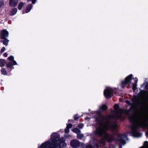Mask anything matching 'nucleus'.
Returning <instances> with one entry per match:
<instances>
[{"label": "nucleus", "instance_id": "1", "mask_svg": "<svg viewBox=\"0 0 148 148\" xmlns=\"http://www.w3.org/2000/svg\"><path fill=\"white\" fill-rule=\"evenodd\" d=\"M116 110L115 113L113 115H108L106 116H101V112L98 110L94 112L93 116L95 121L98 125V127L96 128L95 131L96 134L103 136V138L111 141L114 139V136L112 134L107 132V131L110 129L114 135L118 136V140L123 144L126 143V140H128L126 134L120 135L117 131L118 125L117 120L122 117V114L125 113L129 115L133 108L131 107L129 110L119 109V106L117 104H115L114 106Z\"/></svg>", "mask_w": 148, "mask_h": 148}, {"label": "nucleus", "instance_id": "2", "mask_svg": "<svg viewBox=\"0 0 148 148\" xmlns=\"http://www.w3.org/2000/svg\"><path fill=\"white\" fill-rule=\"evenodd\" d=\"M129 120L132 124L131 126V132L130 134L135 137L141 136L142 134L138 132V129L140 127L145 129L148 127V116L147 120H145L141 114L136 116L132 115L129 116Z\"/></svg>", "mask_w": 148, "mask_h": 148}, {"label": "nucleus", "instance_id": "3", "mask_svg": "<svg viewBox=\"0 0 148 148\" xmlns=\"http://www.w3.org/2000/svg\"><path fill=\"white\" fill-rule=\"evenodd\" d=\"M59 136L53 133L51 135V139L42 144L40 148H62L66 146L64 141L60 142Z\"/></svg>", "mask_w": 148, "mask_h": 148}, {"label": "nucleus", "instance_id": "4", "mask_svg": "<svg viewBox=\"0 0 148 148\" xmlns=\"http://www.w3.org/2000/svg\"><path fill=\"white\" fill-rule=\"evenodd\" d=\"M0 35V38L1 39L0 42L5 45H8L9 41L7 39L9 35L8 32L5 29L1 31Z\"/></svg>", "mask_w": 148, "mask_h": 148}, {"label": "nucleus", "instance_id": "5", "mask_svg": "<svg viewBox=\"0 0 148 148\" xmlns=\"http://www.w3.org/2000/svg\"><path fill=\"white\" fill-rule=\"evenodd\" d=\"M98 126H99L97 124V125L96 127V128L97 127H98ZM96 129H95V130L94 132V134L95 135H97V136H100L101 138V141H99V140H98L97 139H96L95 138L93 137V140L95 141H97V142H98L99 143L98 144H96V146H95V147H93L90 145H87L86 146V148H99V143H103L105 141H106V140L108 142H110L111 141H112L114 140L115 139V138H114V139L113 140H111V141L110 140V141H109V140H107L104 139V138H103V136H100L99 135H98L97 134H96L95 133V131H96Z\"/></svg>", "mask_w": 148, "mask_h": 148}, {"label": "nucleus", "instance_id": "6", "mask_svg": "<svg viewBox=\"0 0 148 148\" xmlns=\"http://www.w3.org/2000/svg\"><path fill=\"white\" fill-rule=\"evenodd\" d=\"M117 90L116 88L113 89L110 87H108L104 90V95L106 98H110L113 96L114 93L116 92Z\"/></svg>", "mask_w": 148, "mask_h": 148}, {"label": "nucleus", "instance_id": "7", "mask_svg": "<svg viewBox=\"0 0 148 148\" xmlns=\"http://www.w3.org/2000/svg\"><path fill=\"white\" fill-rule=\"evenodd\" d=\"M133 75L130 74L127 77L124 81H122L121 82V86L122 88H124L126 85L130 84L131 80L132 79Z\"/></svg>", "mask_w": 148, "mask_h": 148}, {"label": "nucleus", "instance_id": "8", "mask_svg": "<svg viewBox=\"0 0 148 148\" xmlns=\"http://www.w3.org/2000/svg\"><path fill=\"white\" fill-rule=\"evenodd\" d=\"M81 143L76 139L71 140L70 143L71 146L73 148H77L80 146Z\"/></svg>", "mask_w": 148, "mask_h": 148}, {"label": "nucleus", "instance_id": "9", "mask_svg": "<svg viewBox=\"0 0 148 148\" xmlns=\"http://www.w3.org/2000/svg\"><path fill=\"white\" fill-rule=\"evenodd\" d=\"M14 57L12 56H10V69H14L13 65H18L16 62L14 60Z\"/></svg>", "mask_w": 148, "mask_h": 148}, {"label": "nucleus", "instance_id": "10", "mask_svg": "<svg viewBox=\"0 0 148 148\" xmlns=\"http://www.w3.org/2000/svg\"><path fill=\"white\" fill-rule=\"evenodd\" d=\"M32 6L33 5L32 4H28L25 10L23 11L22 14L27 13L29 12L32 9Z\"/></svg>", "mask_w": 148, "mask_h": 148}, {"label": "nucleus", "instance_id": "11", "mask_svg": "<svg viewBox=\"0 0 148 148\" xmlns=\"http://www.w3.org/2000/svg\"><path fill=\"white\" fill-rule=\"evenodd\" d=\"M18 0H10V5L15 7L17 5Z\"/></svg>", "mask_w": 148, "mask_h": 148}, {"label": "nucleus", "instance_id": "12", "mask_svg": "<svg viewBox=\"0 0 148 148\" xmlns=\"http://www.w3.org/2000/svg\"><path fill=\"white\" fill-rule=\"evenodd\" d=\"M17 12V8H13L10 11V16H13Z\"/></svg>", "mask_w": 148, "mask_h": 148}, {"label": "nucleus", "instance_id": "13", "mask_svg": "<svg viewBox=\"0 0 148 148\" xmlns=\"http://www.w3.org/2000/svg\"><path fill=\"white\" fill-rule=\"evenodd\" d=\"M6 63L5 60L3 59H0V66L2 67L4 66Z\"/></svg>", "mask_w": 148, "mask_h": 148}, {"label": "nucleus", "instance_id": "14", "mask_svg": "<svg viewBox=\"0 0 148 148\" xmlns=\"http://www.w3.org/2000/svg\"><path fill=\"white\" fill-rule=\"evenodd\" d=\"M72 131L74 132L77 133V134L81 132V130L77 128H75L72 129Z\"/></svg>", "mask_w": 148, "mask_h": 148}, {"label": "nucleus", "instance_id": "15", "mask_svg": "<svg viewBox=\"0 0 148 148\" xmlns=\"http://www.w3.org/2000/svg\"><path fill=\"white\" fill-rule=\"evenodd\" d=\"M24 3L23 2H20L19 3L18 5V9L19 10H21L23 6Z\"/></svg>", "mask_w": 148, "mask_h": 148}, {"label": "nucleus", "instance_id": "16", "mask_svg": "<svg viewBox=\"0 0 148 148\" xmlns=\"http://www.w3.org/2000/svg\"><path fill=\"white\" fill-rule=\"evenodd\" d=\"M117 141H118L119 142V143L120 144L119 145V148H122V146L121 145V144H122L123 145H124V144H123V143H120L119 141L118 140V138H117ZM109 148H115V147L114 145H110L109 146Z\"/></svg>", "mask_w": 148, "mask_h": 148}, {"label": "nucleus", "instance_id": "17", "mask_svg": "<svg viewBox=\"0 0 148 148\" xmlns=\"http://www.w3.org/2000/svg\"><path fill=\"white\" fill-rule=\"evenodd\" d=\"M84 136V135L83 134L79 133L77 134V137L78 139L81 140Z\"/></svg>", "mask_w": 148, "mask_h": 148}, {"label": "nucleus", "instance_id": "18", "mask_svg": "<svg viewBox=\"0 0 148 148\" xmlns=\"http://www.w3.org/2000/svg\"><path fill=\"white\" fill-rule=\"evenodd\" d=\"M100 109H101L102 110H106L107 108V107L106 106L104 105L102 106H99V107Z\"/></svg>", "mask_w": 148, "mask_h": 148}, {"label": "nucleus", "instance_id": "19", "mask_svg": "<svg viewBox=\"0 0 148 148\" xmlns=\"http://www.w3.org/2000/svg\"><path fill=\"white\" fill-rule=\"evenodd\" d=\"M1 72L2 74L3 75H5L6 74V71L4 68H2L1 70Z\"/></svg>", "mask_w": 148, "mask_h": 148}, {"label": "nucleus", "instance_id": "20", "mask_svg": "<svg viewBox=\"0 0 148 148\" xmlns=\"http://www.w3.org/2000/svg\"><path fill=\"white\" fill-rule=\"evenodd\" d=\"M132 84L133 85L132 89L134 91H135L136 88V83H132Z\"/></svg>", "mask_w": 148, "mask_h": 148}, {"label": "nucleus", "instance_id": "21", "mask_svg": "<svg viewBox=\"0 0 148 148\" xmlns=\"http://www.w3.org/2000/svg\"><path fill=\"white\" fill-rule=\"evenodd\" d=\"M84 125L83 124L81 123L78 125V127L80 129H82L84 127Z\"/></svg>", "mask_w": 148, "mask_h": 148}, {"label": "nucleus", "instance_id": "22", "mask_svg": "<svg viewBox=\"0 0 148 148\" xmlns=\"http://www.w3.org/2000/svg\"><path fill=\"white\" fill-rule=\"evenodd\" d=\"M3 5V1L2 0H0V8L2 7Z\"/></svg>", "mask_w": 148, "mask_h": 148}, {"label": "nucleus", "instance_id": "23", "mask_svg": "<svg viewBox=\"0 0 148 148\" xmlns=\"http://www.w3.org/2000/svg\"><path fill=\"white\" fill-rule=\"evenodd\" d=\"M36 0H27V2L28 3L29 1H32V3L33 4H34L36 3Z\"/></svg>", "mask_w": 148, "mask_h": 148}, {"label": "nucleus", "instance_id": "24", "mask_svg": "<svg viewBox=\"0 0 148 148\" xmlns=\"http://www.w3.org/2000/svg\"><path fill=\"white\" fill-rule=\"evenodd\" d=\"M72 125L71 124H69L66 126V127L69 128V129L71 128L72 127Z\"/></svg>", "mask_w": 148, "mask_h": 148}, {"label": "nucleus", "instance_id": "25", "mask_svg": "<svg viewBox=\"0 0 148 148\" xmlns=\"http://www.w3.org/2000/svg\"><path fill=\"white\" fill-rule=\"evenodd\" d=\"M69 132V128H66L65 129V132L66 133H68Z\"/></svg>", "mask_w": 148, "mask_h": 148}, {"label": "nucleus", "instance_id": "26", "mask_svg": "<svg viewBox=\"0 0 148 148\" xmlns=\"http://www.w3.org/2000/svg\"><path fill=\"white\" fill-rule=\"evenodd\" d=\"M73 118L75 120H76L79 118L78 115L76 114L74 116Z\"/></svg>", "mask_w": 148, "mask_h": 148}, {"label": "nucleus", "instance_id": "27", "mask_svg": "<svg viewBox=\"0 0 148 148\" xmlns=\"http://www.w3.org/2000/svg\"><path fill=\"white\" fill-rule=\"evenodd\" d=\"M5 47H3L1 49L0 51V52L2 53H3L5 51Z\"/></svg>", "mask_w": 148, "mask_h": 148}, {"label": "nucleus", "instance_id": "28", "mask_svg": "<svg viewBox=\"0 0 148 148\" xmlns=\"http://www.w3.org/2000/svg\"><path fill=\"white\" fill-rule=\"evenodd\" d=\"M71 136V135L69 134L66 135L64 136V137H66V138H69Z\"/></svg>", "mask_w": 148, "mask_h": 148}, {"label": "nucleus", "instance_id": "29", "mask_svg": "<svg viewBox=\"0 0 148 148\" xmlns=\"http://www.w3.org/2000/svg\"><path fill=\"white\" fill-rule=\"evenodd\" d=\"M8 54L7 53H5L3 54V55L5 57H7L8 56Z\"/></svg>", "mask_w": 148, "mask_h": 148}, {"label": "nucleus", "instance_id": "30", "mask_svg": "<svg viewBox=\"0 0 148 148\" xmlns=\"http://www.w3.org/2000/svg\"><path fill=\"white\" fill-rule=\"evenodd\" d=\"M145 89H148V83L147 84L145 85Z\"/></svg>", "mask_w": 148, "mask_h": 148}, {"label": "nucleus", "instance_id": "31", "mask_svg": "<svg viewBox=\"0 0 148 148\" xmlns=\"http://www.w3.org/2000/svg\"><path fill=\"white\" fill-rule=\"evenodd\" d=\"M147 128H148V127H147ZM145 134L147 136H148V130L147 132L145 133Z\"/></svg>", "mask_w": 148, "mask_h": 148}, {"label": "nucleus", "instance_id": "32", "mask_svg": "<svg viewBox=\"0 0 148 148\" xmlns=\"http://www.w3.org/2000/svg\"><path fill=\"white\" fill-rule=\"evenodd\" d=\"M138 81V79H136V80H135V83L137 84Z\"/></svg>", "mask_w": 148, "mask_h": 148}, {"label": "nucleus", "instance_id": "33", "mask_svg": "<svg viewBox=\"0 0 148 148\" xmlns=\"http://www.w3.org/2000/svg\"><path fill=\"white\" fill-rule=\"evenodd\" d=\"M6 66L8 67H9V63L7 64L6 65Z\"/></svg>", "mask_w": 148, "mask_h": 148}, {"label": "nucleus", "instance_id": "34", "mask_svg": "<svg viewBox=\"0 0 148 148\" xmlns=\"http://www.w3.org/2000/svg\"><path fill=\"white\" fill-rule=\"evenodd\" d=\"M88 117H86L85 118V119H88Z\"/></svg>", "mask_w": 148, "mask_h": 148}, {"label": "nucleus", "instance_id": "35", "mask_svg": "<svg viewBox=\"0 0 148 148\" xmlns=\"http://www.w3.org/2000/svg\"><path fill=\"white\" fill-rule=\"evenodd\" d=\"M2 53L0 52V56H1Z\"/></svg>", "mask_w": 148, "mask_h": 148}, {"label": "nucleus", "instance_id": "36", "mask_svg": "<svg viewBox=\"0 0 148 148\" xmlns=\"http://www.w3.org/2000/svg\"><path fill=\"white\" fill-rule=\"evenodd\" d=\"M68 122H70V120L69 119V120H68Z\"/></svg>", "mask_w": 148, "mask_h": 148}, {"label": "nucleus", "instance_id": "37", "mask_svg": "<svg viewBox=\"0 0 148 148\" xmlns=\"http://www.w3.org/2000/svg\"><path fill=\"white\" fill-rule=\"evenodd\" d=\"M8 60H9V57L8 58Z\"/></svg>", "mask_w": 148, "mask_h": 148}, {"label": "nucleus", "instance_id": "38", "mask_svg": "<svg viewBox=\"0 0 148 148\" xmlns=\"http://www.w3.org/2000/svg\"><path fill=\"white\" fill-rule=\"evenodd\" d=\"M91 136L92 137H93V134H92Z\"/></svg>", "mask_w": 148, "mask_h": 148}]
</instances>
